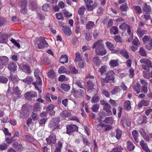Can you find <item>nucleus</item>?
Here are the masks:
<instances>
[{"label": "nucleus", "mask_w": 152, "mask_h": 152, "mask_svg": "<svg viewBox=\"0 0 152 152\" xmlns=\"http://www.w3.org/2000/svg\"><path fill=\"white\" fill-rule=\"evenodd\" d=\"M102 40H99L94 42L92 45V48L95 49L96 54L100 56L104 55L107 53L106 50L102 43Z\"/></svg>", "instance_id": "f257e3e1"}, {"label": "nucleus", "mask_w": 152, "mask_h": 152, "mask_svg": "<svg viewBox=\"0 0 152 152\" xmlns=\"http://www.w3.org/2000/svg\"><path fill=\"white\" fill-rule=\"evenodd\" d=\"M34 45L35 47L39 49L44 48L45 47H48V44L45 40V38L42 36H40L36 38L34 41Z\"/></svg>", "instance_id": "f03ea898"}, {"label": "nucleus", "mask_w": 152, "mask_h": 152, "mask_svg": "<svg viewBox=\"0 0 152 152\" xmlns=\"http://www.w3.org/2000/svg\"><path fill=\"white\" fill-rule=\"evenodd\" d=\"M59 120L58 118H56L50 121L48 124V127L51 128L52 131L59 128Z\"/></svg>", "instance_id": "7ed1b4c3"}, {"label": "nucleus", "mask_w": 152, "mask_h": 152, "mask_svg": "<svg viewBox=\"0 0 152 152\" xmlns=\"http://www.w3.org/2000/svg\"><path fill=\"white\" fill-rule=\"evenodd\" d=\"M35 76L37 79V81L36 82H34L33 83V84L35 86L36 88L37 89H38V87H36V86L38 85H41L42 84V82L40 77L39 76L40 74L38 68H36L35 69L34 72Z\"/></svg>", "instance_id": "20e7f679"}, {"label": "nucleus", "mask_w": 152, "mask_h": 152, "mask_svg": "<svg viewBox=\"0 0 152 152\" xmlns=\"http://www.w3.org/2000/svg\"><path fill=\"white\" fill-rule=\"evenodd\" d=\"M47 144L49 145H53L56 141V135L55 133H51L50 135L46 139Z\"/></svg>", "instance_id": "39448f33"}, {"label": "nucleus", "mask_w": 152, "mask_h": 152, "mask_svg": "<svg viewBox=\"0 0 152 152\" xmlns=\"http://www.w3.org/2000/svg\"><path fill=\"white\" fill-rule=\"evenodd\" d=\"M27 0H21L20 4V12L22 13L26 14L27 12Z\"/></svg>", "instance_id": "423d86ee"}, {"label": "nucleus", "mask_w": 152, "mask_h": 152, "mask_svg": "<svg viewBox=\"0 0 152 152\" xmlns=\"http://www.w3.org/2000/svg\"><path fill=\"white\" fill-rule=\"evenodd\" d=\"M9 61L8 58L5 56H0V69L7 65Z\"/></svg>", "instance_id": "0eeeda50"}, {"label": "nucleus", "mask_w": 152, "mask_h": 152, "mask_svg": "<svg viewBox=\"0 0 152 152\" xmlns=\"http://www.w3.org/2000/svg\"><path fill=\"white\" fill-rule=\"evenodd\" d=\"M66 133L69 134H70L72 132L78 130V127L76 125L70 124L66 126Z\"/></svg>", "instance_id": "6e6552de"}, {"label": "nucleus", "mask_w": 152, "mask_h": 152, "mask_svg": "<svg viewBox=\"0 0 152 152\" xmlns=\"http://www.w3.org/2000/svg\"><path fill=\"white\" fill-rule=\"evenodd\" d=\"M17 66L16 63L12 61H10L7 66V68L9 70L12 72H15L17 69Z\"/></svg>", "instance_id": "1a4fd4ad"}, {"label": "nucleus", "mask_w": 152, "mask_h": 152, "mask_svg": "<svg viewBox=\"0 0 152 152\" xmlns=\"http://www.w3.org/2000/svg\"><path fill=\"white\" fill-rule=\"evenodd\" d=\"M115 73L113 70H110L105 74L106 77L110 81L114 82L115 79L114 75Z\"/></svg>", "instance_id": "9d476101"}, {"label": "nucleus", "mask_w": 152, "mask_h": 152, "mask_svg": "<svg viewBox=\"0 0 152 152\" xmlns=\"http://www.w3.org/2000/svg\"><path fill=\"white\" fill-rule=\"evenodd\" d=\"M25 97L28 100H31L33 97H37V94L36 92H28L25 94L24 95Z\"/></svg>", "instance_id": "9b49d317"}, {"label": "nucleus", "mask_w": 152, "mask_h": 152, "mask_svg": "<svg viewBox=\"0 0 152 152\" xmlns=\"http://www.w3.org/2000/svg\"><path fill=\"white\" fill-rule=\"evenodd\" d=\"M18 65L20 69L22 70H26V72L27 73L30 74L31 73V71L30 69L29 66L27 64L22 63Z\"/></svg>", "instance_id": "f8f14e48"}, {"label": "nucleus", "mask_w": 152, "mask_h": 152, "mask_svg": "<svg viewBox=\"0 0 152 152\" xmlns=\"http://www.w3.org/2000/svg\"><path fill=\"white\" fill-rule=\"evenodd\" d=\"M142 10L143 13H149L151 12V9L150 6L146 3H144L143 6Z\"/></svg>", "instance_id": "ddd939ff"}, {"label": "nucleus", "mask_w": 152, "mask_h": 152, "mask_svg": "<svg viewBox=\"0 0 152 152\" xmlns=\"http://www.w3.org/2000/svg\"><path fill=\"white\" fill-rule=\"evenodd\" d=\"M88 85V91L89 93L91 92L95 89L93 88L94 84L92 80H89L87 82Z\"/></svg>", "instance_id": "4468645a"}, {"label": "nucleus", "mask_w": 152, "mask_h": 152, "mask_svg": "<svg viewBox=\"0 0 152 152\" xmlns=\"http://www.w3.org/2000/svg\"><path fill=\"white\" fill-rule=\"evenodd\" d=\"M140 61L141 63H144L146 65V66H147L148 67H152L151 61L148 59L142 58L140 59Z\"/></svg>", "instance_id": "2eb2a0df"}, {"label": "nucleus", "mask_w": 152, "mask_h": 152, "mask_svg": "<svg viewBox=\"0 0 152 152\" xmlns=\"http://www.w3.org/2000/svg\"><path fill=\"white\" fill-rule=\"evenodd\" d=\"M111 108V107L109 104L106 103L103 108V110L106 111L108 115H110L112 114V112L110 110Z\"/></svg>", "instance_id": "dca6fc26"}, {"label": "nucleus", "mask_w": 152, "mask_h": 152, "mask_svg": "<svg viewBox=\"0 0 152 152\" xmlns=\"http://www.w3.org/2000/svg\"><path fill=\"white\" fill-rule=\"evenodd\" d=\"M149 104V102L148 100L142 99L138 103V107L141 108L142 106H147Z\"/></svg>", "instance_id": "f3484780"}, {"label": "nucleus", "mask_w": 152, "mask_h": 152, "mask_svg": "<svg viewBox=\"0 0 152 152\" xmlns=\"http://www.w3.org/2000/svg\"><path fill=\"white\" fill-rule=\"evenodd\" d=\"M8 35L6 34H3L0 36V43H6L8 40Z\"/></svg>", "instance_id": "a211bd4d"}, {"label": "nucleus", "mask_w": 152, "mask_h": 152, "mask_svg": "<svg viewBox=\"0 0 152 152\" xmlns=\"http://www.w3.org/2000/svg\"><path fill=\"white\" fill-rule=\"evenodd\" d=\"M132 135L135 142L138 143L139 142L138 137L139 134L137 130H133L132 132Z\"/></svg>", "instance_id": "6ab92c4d"}, {"label": "nucleus", "mask_w": 152, "mask_h": 152, "mask_svg": "<svg viewBox=\"0 0 152 152\" xmlns=\"http://www.w3.org/2000/svg\"><path fill=\"white\" fill-rule=\"evenodd\" d=\"M68 56L65 54H63L61 56L60 59V62L63 64L67 63L68 61Z\"/></svg>", "instance_id": "aec40b11"}, {"label": "nucleus", "mask_w": 152, "mask_h": 152, "mask_svg": "<svg viewBox=\"0 0 152 152\" xmlns=\"http://www.w3.org/2000/svg\"><path fill=\"white\" fill-rule=\"evenodd\" d=\"M62 30L64 32L66 35L70 36L71 35L72 32L69 26H63L62 27Z\"/></svg>", "instance_id": "412c9836"}, {"label": "nucleus", "mask_w": 152, "mask_h": 152, "mask_svg": "<svg viewBox=\"0 0 152 152\" xmlns=\"http://www.w3.org/2000/svg\"><path fill=\"white\" fill-rule=\"evenodd\" d=\"M98 126H101L103 130L105 131L110 130L112 128V126L109 125H105L104 124L100 123Z\"/></svg>", "instance_id": "4be33fe9"}, {"label": "nucleus", "mask_w": 152, "mask_h": 152, "mask_svg": "<svg viewBox=\"0 0 152 152\" xmlns=\"http://www.w3.org/2000/svg\"><path fill=\"white\" fill-rule=\"evenodd\" d=\"M28 115L29 111L28 110H23L20 115V118H25L28 117Z\"/></svg>", "instance_id": "5701e85b"}, {"label": "nucleus", "mask_w": 152, "mask_h": 152, "mask_svg": "<svg viewBox=\"0 0 152 152\" xmlns=\"http://www.w3.org/2000/svg\"><path fill=\"white\" fill-rule=\"evenodd\" d=\"M63 144L61 141H58L56 145V149L54 152H61V149Z\"/></svg>", "instance_id": "b1692460"}, {"label": "nucleus", "mask_w": 152, "mask_h": 152, "mask_svg": "<svg viewBox=\"0 0 152 152\" xmlns=\"http://www.w3.org/2000/svg\"><path fill=\"white\" fill-rule=\"evenodd\" d=\"M80 61H82V57L80 54L79 52L76 53H75V59L74 62L75 63H77Z\"/></svg>", "instance_id": "393cba45"}, {"label": "nucleus", "mask_w": 152, "mask_h": 152, "mask_svg": "<svg viewBox=\"0 0 152 152\" xmlns=\"http://www.w3.org/2000/svg\"><path fill=\"white\" fill-rule=\"evenodd\" d=\"M137 33L139 37H142L144 35L146 34V31L142 29L140 27H138L137 29Z\"/></svg>", "instance_id": "a878e982"}, {"label": "nucleus", "mask_w": 152, "mask_h": 152, "mask_svg": "<svg viewBox=\"0 0 152 152\" xmlns=\"http://www.w3.org/2000/svg\"><path fill=\"white\" fill-rule=\"evenodd\" d=\"M60 87L66 92L69 91L70 88V86L69 85L65 84H62Z\"/></svg>", "instance_id": "bb28decb"}, {"label": "nucleus", "mask_w": 152, "mask_h": 152, "mask_svg": "<svg viewBox=\"0 0 152 152\" xmlns=\"http://www.w3.org/2000/svg\"><path fill=\"white\" fill-rule=\"evenodd\" d=\"M118 59L110 60L109 62L110 66L113 67L117 66L119 64L118 62Z\"/></svg>", "instance_id": "cd10ccee"}, {"label": "nucleus", "mask_w": 152, "mask_h": 152, "mask_svg": "<svg viewBox=\"0 0 152 152\" xmlns=\"http://www.w3.org/2000/svg\"><path fill=\"white\" fill-rule=\"evenodd\" d=\"M71 114L70 112L68 110H65L62 112L60 115L62 117H68L71 116Z\"/></svg>", "instance_id": "c85d7f7f"}, {"label": "nucleus", "mask_w": 152, "mask_h": 152, "mask_svg": "<svg viewBox=\"0 0 152 152\" xmlns=\"http://www.w3.org/2000/svg\"><path fill=\"white\" fill-rule=\"evenodd\" d=\"M121 54L124 58L128 59L129 56L127 51L125 49L122 50L120 51Z\"/></svg>", "instance_id": "c756f323"}, {"label": "nucleus", "mask_w": 152, "mask_h": 152, "mask_svg": "<svg viewBox=\"0 0 152 152\" xmlns=\"http://www.w3.org/2000/svg\"><path fill=\"white\" fill-rule=\"evenodd\" d=\"M9 78L10 79H11V81L13 83L17 82L19 80L17 75L13 76L12 73H10Z\"/></svg>", "instance_id": "7c9ffc66"}, {"label": "nucleus", "mask_w": 152, "mask_h": 152, "mask_svg": "<svg viewBox=\"0 0 152 152\" xmlns=\"http://www.w3.org/2000/svg\"><path fill=\"white\" fill-rule=\"evenodd\" d=\"M124 108L127 110H130L131 109V106L130 101L127 100L124 102Z\"/></svg>", "instance_id": "2f4dec72"}, {"label": "nucleus", "mask_w": 152, "mask_h": 152, "mask_svg": "<svg viewBox=\"0 0 152 152\" xmlns=\"http://www.w3.org/2000/svg\"><path fill=\"white\" fill-rule=\"evenodd\" d=\"M127 148L129 151H131L134 149V146L132 143L130 141L127 142Z\"/></svg>", "instance_id": "473e14b6"}, {"label": "nucleus", "mask_w": 152, "mask_h": 152, "mask_svg": "<svg viewBox=\"0 0 152 152\" xmlns=\"http://www.w3.org/2000/svg\"><path fill=\"white\" fill-rule=\"evenodd\" d=\"M110 32L111 34H117L118 32V28L116 26L112 27L110 29Z\"/></svg>", "instance_id": "72a5a7b5"}, {"label": "nucleus", "mask_w": 152, "mask_h": 152, "mask_svg": "<svg viewBox=\"0 0 152 152\" xmlns=\"http://www.w3.org/2000/svg\"><path fill=\"white\" fill-rule=\"evenodd\" d=\"M123 150V148L121 146H118L114 148L111 152H122V151Z\"/></svg>", "instance_id": "f704fd0d"}, {"label": "nucleus", "mask_w": 152, "mask_h": 152, "mask_svg": "<svg viewBox=\"0 0 152 152\" xmlns=\"http://www.w3.org/2000/svg\"><path fill=\"white\" fill-rule=\"evenodd\" d=\"M93 61L94 63L96 66H98L101 63V61L97 57H94L93 59Z\"/></svg>", "instance_id": "c9c22d12"}, {"label": "nucleus", "mask_w": 152, "mask_h": 152, "mask_svg": "<svg viewBox=\"0 0 152 152\" xmlns=\"http://www.w3.org/2000/svg\"><path fill=\"white\" fill-rule=\"evenodd\" d=\"M133 8L137 13L140 14L142 13V9L139 6L134 5Z\"/></svg>", "instance_id": "e433bc0d"}, {"label": "nucleus", "mask_w": 152, "mask_h": 152, "mask_svg": "<svg viewBox=\"0 0 152 152\" xmlns=\"http://www.w3.org/2000/svg\"><path fill=\"white\" fill-rule=\"evenodd\" d=\"M69 68L71 73L76 74L78 73V70L75 66H71Z\"/></svg>", "instance_id": "4c0bfd02"}, {"label": "nucleus", "mask_w": 152, "mask_h": 152, "mask_svg": "<svg viewBox=\"0 0 152 152\" xmlns=\"http://www.w3.org/2000/svg\"><path fill=\"white\" fill-rule=\"evenodd\" d=\"M115 132L116 137L118 140H119L121 138L122 134V131L119 129H118L116 130Z\"/></svg>", "instance_id": "58836bf2"}, {"label": "nucleus", "mask_w": 152, "mask_h": 152, "mask_svg": "<svg viewBox=\"0 0 152 152\" xmlns=\"http://www.w3.org/2000/svg\"><path fill=\"white\" fill-rule=\"evenodd\" d=\"M22 81L23 82L28 84H30L32 82L33 79L31 77L29 76L25 79L22 80Z\"/></svg>", "instance_id": "ea45409f"}, {"label": "nucleus", "mask_w": 152, "mask_h": 152, "mask_svg": "<svg viewBox=\"0 0 152 152\" xmlns=\"http://www.w3.org/2000/svg\"><path fill=\"white\" fill-rule=\"evenodd\" d=\"M136 84V85L133 86V88L134 91L136 92L138 94L140 92V86L139 82H137Z\"/></svg>", "instance_id": "a19ab883"}, {"label": "nucleus", "mask_w": 152, "mask_h": 152, "mask_svg": "<svg viewBox=\"0 0 152 152\" xmlns=\"http://www.w3.org/2000/svg\"><path fill=\"white\" fill-rule=\"evenodd\" d=\"M140 144L142 148L144 151L147 150V149H148L147 145L144 143V140H141L140 142Z\"/></svg>", "instance_id": "79ce46f5"}, {"label": "nucleus", "mask_w": 152, "mask_h": 152, "mask_svg": "<svg viewBox=\"0 0 152 152\" xmlns=\"http://www.w3.org/2000/svg\"><path fill=\"white\" fill-rule=\"evenodd\" d=\"M95 25V23L92 21H88L86 25V28L88 29H91Z\"/></svg>", "instance_id": "37998d69"}, {"label": "nucleus", "mask_w": 152, "mask_h": 152, "mask_svg": "<svg viewBox=\"0 0 152 152\" xmlns=\"http://www.w3.org/2000/svg\"><path fill=\"white\" fill-rule=\"evenodd\" d=\"M121 90L119 87L115 86L114 89L111 91V93L112 94H115L116 93L120 92Z\"/></svg>", "instance_id": "c03bdc74"}, {"label": "nucleus", "mask_w": 152, "mask_h": 152, "mask_svg": "<svg viewBox=\"0 0 152 152\" xmlns=\"http://www.w3.org/2000/svg\"><path fill=\"white\" fill-rule=\"evenodd\" d=\"M29 6L30 8L32 10H34L36 9L37 6L35 3L33 1H31L29 3Z\"/></svg>", "instance_id": "a18cd8bd"}, {"label": "nucleus", "mask_w": 152, "mask_h": 152, "mask_svg": "<svg viewBox=\"0 0 152 152\" xmlns=\"http://www.w3.org/2000/svg\"><path fill=\"white\" fill-rule=\"evenodd\" d=\"M86 9L84 7H82L78 10V14L81 16L83 15L84 12Z\"/></svg>", "instance_id": "49530a36"}, {"label": "nucleus", "mask_w": 152, "mask_h": 152, "mask_svg": "<svg viewBox=\"0 0 152 152\" xmlns=\"http://www.w3.org/2000/svg\"><path fill=\"white\" fill-rule=\"evenodd\" d=\"M48 76L50 78H54L55 77V75L54 70L52 69H50L48 73Z\"/></svg>", "instance_id": "de8ad7c7"}, {"label": "nucleus", "mask_w": 152, "mask_h": 152, "mask_svg": "<svg viewBox=\"0 0 152 152\" xmlns=\"http://www.w3.org/2000/svg\"><path fill=\"white\" fill-rule=\"evenodd\" d=\"M56 16L58 20H63L64 19V16L62 12L57 13L56 14Z\"/></svg>", "instance_id": "09e8293b"}, {"label": "nucleus", "mask_w": 152, "mask_h": 152, "mask_svg": "<svg viewBox=\"0 0 152 152\" xmlns=\"http://www.w3.org/2000/svg\"><path fill=\"white\" fill-rule=\"evenodd\" d=\"M85 32V39L88 41H89L91 39V33L88 31H86Z\"/></svg>", "instance_id": "8fccbe9b"}, {"label": "nucleus", "mask_w": 152, "mask_h": 152, "mask_svg": "<svg viewBox=\"0 0 152 152\" xmlns=\"http://www.w3.org/2000/svg\"><path fill=\"white\" fill-rule=\"evenodd\" d=\"M99 105L97 104H94L92 107L91 109L94 112H97L99 109Z\"/></svg>", "instance_id": "3c124183"}, {"label": "nucleus", "mask_w": 152, "mask_h": 152, "mask_svg": "<svg viewBox=\"0 0 152 152\" xmlns=\"http://www.w3.org/2000/svg\"><path fill=\"white\" fill-rule=\"evenodd\" d=\"M107 67L105 65L102 66L99 69V71L100 73L101 74H102L106 71Z\"/></svg>", "instance_id": "603ef678"}, {"label": "nucleus", "mask_w": 152, "mask_h": 152, "mask_svg": "<svg viewBox=\"0 0 152 152\" xmlns=\"http://www.w3.org/2000/svg\"><path fill=\"white\" fill-rule=\"evenodd\" d=\"M100 80L102 86H104L105 85V83H107L110 82L106 77L104 78H101Z\"/></svg>", "instance_id": "864d4df0"}, {"label": "nucleus", "mask_w": 152, "mask_h": 152, "mask_svg": "<svg viewBox=\"0 0 152 152\" xmlns=\"http://www.w3.org/2000/svg\"><path fill=\"white\" fill-rule=\"evenodd\" d=\"M66 70L65 67L62 66L59 69L58 72L59 74L65 73L66 72Z\"/></svg>", "instance_id": "5fc2aeb1"}, {"label": "nucleus", "mask_w": 152, "mask_h": 152, "mask_svg": "<svg viewBox=\"0 0 152 152\" xmlns=\"http://www.w3.org/2000/svg\"><path fill=\"white\" fill-rule=\"evenodd\" d=\"M132 43L134 45L137 46H140L139 41L137 37L134 38L132 41Z\"/></svg>", "instance_id": "6e6d98bb"}, {"label": "nucleus", "mask_w": 152, "mask_h": 152, "mask_svg": "<svg viewBox=\"0 0 152 152\" xmlns=\"http://www.w3.org/2000/svg\"><path fill=\"white\" fill-rule=\"evenodd\" d=\"M75 84L80 88L84 89V86L82 85V83L79 80H76L75 82Z\"/></svg>", "instance_id": "4d7b16f0"}, {"label": "nucleus", "mask_w": 152, "mask_h": 152, "mask_svg": "<svg viewBox=\"0 0 152 152\" xmlns=\"http://www.w3.org/2000/svg\"><path fill=\"white\" fill-rule=\"evenodd\" d=\"M40 109L39 104L38 103H36L35 104L34 107L33 111L36 112L37 111L39 110Z\"/></svg>", "instance_id": "13d9d810"}, {"label": "nucleus", "mask_w": 152, "mask_h": 152, "mask_svg": "<svg viewBox=\"0 0 152 152\" xmlns=\"http://www.w3.org/2000/svg\"><path fill=\"white\" fill-rule=\"evenodd\" d=\"M87 9L88 11H91L95 8L96 6L95 4H93L92 5H90L89 4L86 5Z\"/></svg>", "instance_id": "bf43d9fd"}, {"label": "nucleus", "mask_w": 152, "mask_h": 152, "mask_svg": "<svg viewBox=\"0 0 152 152\" xmlns=\"http://www.w3.org/2000/svg\"><path fill=\"white\" fill-rule=\"evenodd\" d=\"M105 44L106 45V46L108 47V48L110 50H113L114 49V46L113 45L108 42H107Z\"/></svg>", "instance_id": "052dcab7"}, {"label": "nucleus", "mask_w": 152, "mask_h": 152, "mask_svg": "<svg viewBox=\"0 0 152 152\" xmlns=\"http://www.w3.org/2000/svg\"><path fill=\"white\" fill-rule=\"evenodd\" d=\"M139 53L140 55L141 56H146V53L144 49L142 47H141L140 48V50H139Z\"/></svg>", "instance_id": "680f3d73"}, {"label": "nucleus", "mask_w": 152, "mask_h": 152, "mask_svg": "<svg viewBox=\"0 0 152 152\" xmlns=\"http://www.w3.org/2000/svg\"><path fill=\"white\" fill-rule=\"evenodd\" d=\"M13 90V91L14 93L15 94H16L19 95L21 93V91L19 88L16 86L15 88H14Z\"/></svg>", "instance_id": "e2e57ef3"}, {"label": "nucleus", "mask_w": 152, "mask_h": 152, "mask_svg": "<svg viewBox=\"0 0 152 152\" xmlns=\"http://www.w3.org/2000/svg\"><path fill=\"white\" fill-rule=\"evenodd\" d=\"M8 79L3 76H0V81L3 83H6L8 81Z\"/></svg>", "instance_id": "0e129e2a"}, {"label": "nucleus", "mask_w": 152, "mask_h": 152, "mask_svg": "<svg viewBox=\"0 0 152 152\" xmlns=\"http://www.w3.org/2000/svg\"><path fill=\"white\" fill-rule=\"evenodd\" d=\"M63 12L66 17L71 16L72 15L71 13L69 12L68 11H67L65 9L63 10Z\"/></svg>", "instance_id": "69168bd1"}, {"label": "nucleus", "mask_w": 152, "mask_h": 152, "mask_svg": "<svg viewBox=\"0 0 152 152\" xmlns=\"http://www.w3.org/2000/svg\"><path fill=\"white\" fill-rule=\"evenodd\" d=\"M129 26V25L125 23H123L119 26V28L122 30L126 29Z\"/></svg>", "instance_id": "338daca9"}, {"label": "nucleus", "mask_w": 152, "mask_h": 152, "mask_svg": "<svg viewBox=\"0 0 152 152\" xmlns=\"http://www.w3.org/2000/svg\"><path fill=\"white\" fill-rule=\"evenodd\" d=\"M99 100V96H93L91 99V102L92 103H95L98 102Z\"/></svg>", "instance_id": "774afa93"}]
</instances>
